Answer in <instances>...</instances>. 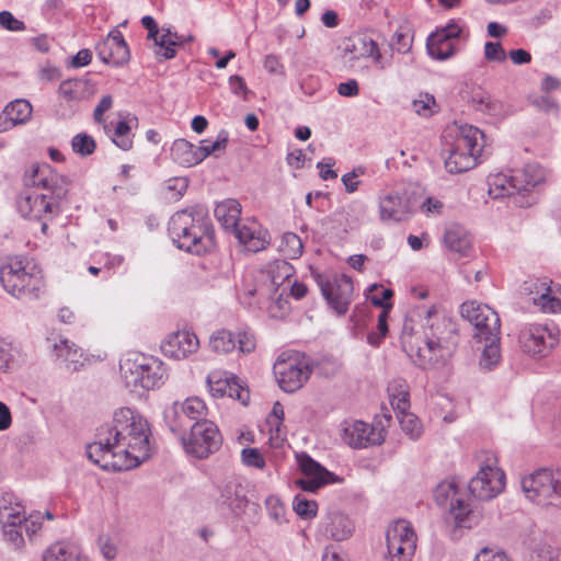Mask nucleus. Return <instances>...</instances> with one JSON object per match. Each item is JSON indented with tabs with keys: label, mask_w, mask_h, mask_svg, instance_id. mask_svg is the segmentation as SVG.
Masks as SVG:
<instances>
[{
	"label": "nucleus",
	"mask_w": 561,
	"mask_h": 561,
	"mask_svg": "<svg viewBox=\"0 0 561 561\" xmlns=\"http://www.w3.org/2000/svg\"><path fill=\"white\" fill-rule=\"evenodd\" d=\"M150 426L136 410L121 408L112 425L101 427L98 440L87 446V456L104 470H129L150 457Z\"/></svg>",
	"instance_id": "obj_1"
},
{
	"label": "nucleus",
	"mask_w": 561,
	"mask_h": 561,
	"mask_svg": "<svg viewBox=\"0 0 561 561\" xmlns=\"http://www.w3.org/2000/svg\"><path fill=\"white\" fill-rule=\"evenodd\" d=\"M169 236L181 250L202 254L214 247V231L209 219L198 207L174 213L168 226Z\"/></svg>",
	"instance_id": "obj_2"
},
{
	"label": "nucleus",
	"mask_w": 561,
	"mask_h": 561,
	"mask_svg": "<svg viewBox=\"0 0 561 561\" xmlns=\"http://www.w3.org/2000/svg\"><path fill=\"white\" fill-rule=\"evenodd\" d=\"M0 282L11 296L25 301L41 297L44 287V276L35 264L25 257H13L0 267Z\"/></svg>",
	"instance_id": "obj_3"
},
{
	"label": "nucleus",
	"mask_w": 561,
	"mask_h": 561,
	"mask_svg": "<svg viewBox=\"0 0 561 561\" xmlns=\"http://www.w3.org/2000/svg\"><path fill=\"white\" fill-rule=\"evenodd\" d=\"M119 373L125 386L134 392L160 388L168 379V369L161 359L136 352L121 359Z\"/></svg>",
	"instance_id": "obj_4"
},
{
	"label": "nucleus",
	"mask_w": 561,
	"mask_h": 561,
	"mask_svg": "<svg viewBox=\"0 0 561 561\" xmlns=\"http://www.w3.org/2000/svg\"><path fill=\"white\" fill-rule=\"evenodd\" d=\"M485 135L478 127L461 125L445 159V168L451 174L471 170L479 163L485 149Z\"/></svg>",
	"instance_id": "obj_5"
},
{
	"label": "nucleus",
	"mask_w": 561,
	"mask_h": 561,
	"mask_svg": "<svg viewBox=\"0 0 561 561\" xmlns=\"http://www.w3.org/2000/svg\"><path fill=\"white\" fill-rule=\"evenodd\" d=\"M423 312L431 331L426 334L423 345H416L411 340H404L403 344L409 348V356L416 366L423 369H433L443 366L450 355L449 350L442 344L439 336L440 323H445V319L436 317L435 306L424 309Z\"/></svg>",
	"instance_id": "obj_6"
},
{
	"label": "nucleus",
	"mask_w": 561,
	"mask_h": 561,
	"mask_svg": "<svg viewBox=\"0 0 561 561\" xmlns=\"http://www.w3.org/2000/svg\"><path fill=\"white\" fill-rule=\"evenodd\" d=\"M273 369L278 386L288 393L299 390L312 371L306 355L296 351L283 352L274 363Z\"/></svg>",
	"instance_id": "obj_7"
},
{
	"label": "nucleus",
	"mask_w": 561,
	"mask_h": 561,
	"mask_svg": "<svg viewBox=\"0 0 561 561\" xmlns=\"http://www.w3.org/2000/svg\"><path fill=\"white\" fill-rule=\"evenodd\" d=\"M522 489L527 499L541 506L561 505V468L541 469L523 478Z\"/></svg>",
	"instance_id": "obj_8"
},
{
	"label": "nucleus",
	"mask_w": 561,
	"mask_h": 561,
	"mask_svg": "<svg viewBox=\"0 0 561 561\" xmlns=\"http://www.w3.org/2000/svg\"><path fill=\"white\" fill-rule=\"evenodd\" d=\"M293 265L285 260H275L267 264L264 270H260L253 276L254 285L244 288V291L251 296H256L259 301L274 300L285 282L290 283L294 275Z\"/></svg>",
	"instance_id": "obj_9"
},
{
	"label": "nucleus",
	"mask_w": 561,
	"mask_h": 561,
	"mask_svg": "<svg viewBox=\"0 0 561 561\" xmlns=\"http://www.w3.org/2000/svg\"><path fill=\"white\" fill-rule=\"evenodd\" d=\"M505 488V473L497 467V458L486 453L477 474L469 481L470 493L480 501L496 497Z\"/></svg>",
	"instance_id": "obj_10"
},
{
	"label": "nucleus",
	"mask_w": 561,
	"mask_h": 561,
	"mask_svg": "<svg viewBox=\"0 0 561 561\" xmlns=\"http://www.w3.org/2000/svg\"><path fill=\"white\" fill-rule=\"evenodd\" d=\"M518 339L524 353L543 358L559 344L560 330L554 323H531L522 329Z\"/></svg>",
	"instance_id": "obj_11"
},
{
	"label": "nucleus",
	"mask_w": 561,
	"mask_h": 561,
	"mask_svg": "<svg viewBox=\"0 0 561 561\" xmlns=\"http://www.w3.org/2000/svg\"><path fill=\"white\" fill-rule=\"evenodd\" d=\"M190 428L187 436L182 435V443L185 451L196 458H207L219 449L222 438L218 426L209 420L195 422Z\"/></svg>",
	"instance_id": "obj_12"
},
{
	"label": "nucleus",
	"mask_w": 561,
	"mask_h": 561,
	"mask_svg": "<svg viewBox=\"0 0 561 561\" xmlns=\"http://www.w3.org/2000/svg\"><path fill=\"white\" fill-rule=\"evenodd\" d=\"M312 276L329 306L337 314H345L353 299L354 286L351 277L346 275L329 276L317 272H312Z\"/></svg>",
	"instance_id": "obj_13"
},
{
	"label": "nucleus",
	"mask_w": 561,
	"mask_h": 561,
	"mask_svg": "<svg viewBox=\"0 0 561 561\" xmlns=\"http://www.w3.org/2000/svg\"><path fill=\"white\" fill-rule=\"evenodd\" d=\"M208 409L205 402L197 398H187L183 402H174L164 412V420L173 433L183 434L195 422L207 420Z\"/></svg>",
	"instance_id": "obj_14"
},
{
	"label": "nucleus",
	"mask_w": 561,
	"mask_h": 561,
	"mask_svg": "<svg viewBox=\"0 0 561 561\" xmlns=\"http://www.w3.org/2000/svg\"><path fill=\"white\" fill-rule=\"evenodd\" d=\"M463 319L474 327L473 337L477 342H483V339H495V334H501V320L495 310L484 304L477 301H466L460 307Z\"/></svg>",
	"instance_id": "obj_15"
},
{
	"label": "nucleus",
	"mask_w": 561,
	"mask_h": 561,
	"mask_svg": "<svg viewBox=\"0 0 561 561\" xmlns=\"http://www.w3.org/2000/svg\"><path fill=\"white\" fill-rule=\"evenodd\" d=\"M59 203V201L49 197L47 194L30 192L21 194L16 205L19 213L23 217L41 221V230L43 233H46L48 221L60 211Z\"/></svg>",
	"instance_id": "obj_16"
},
{
	"label": "nucleus",
	"mask_w": 561,
	"mask_h": 561,
	"mask_svg": "<svg viewBox=\"0 0 561 561\" xmlns=\"http://www.w3.org/2000/svg\"><path fill=\"white\" fill-rule=\"evenodd\" d=\"M389 561H411L416 550L417 537L412 525L399 519L389 527L387 535Z\"/></svg>",
	"instance_id": "obj_17"
},
{
	"label": "nucleus",
	"mask_w": 561,
	"mask_h": 561,
	"mask_svg": "<svg viewBox=\"0 0 561 561\" xmlns=\"http://www.w3.org/2000/svg\"><path fill=\"white\" fill-rule=\"evenodd\" d=\"M208 345L217 354H229L232 351L249 354L255 350L256 340L248 330L234 333L227 329H218L210 334Z\"/></svg>",
	"instance_id": "obj_18"
},
{
	"label": "nucleus",
	"mask_w": 561,
	"mask_h": 561,
	"mask_svg": "<svg viewBox=\"0 0 561 561\" xmlns=\"http://www.w3.org/2000/svg\"><path fill=\"white\" fill-rule=\"evenodd\" d=\"M302 478L296 481V484L304 491L316 492L318 489L340 481V479L308 454L301 453L296 456Z\"/></svg>",
	"instance_id": "obj_19"
},
{
	"label": "nucleus",
	"mask_w": 561,
	"mask_h": 561,
	"mask_svg": "<svg viewBox=\"0 0 561 561\" xmlns=\"http://www.w3.org/2000/svg\"><path fill=\"white\" fill-rule=\"evenodd\" d=\"M217 505L224 507L236 517H241L249 504L248 484L240 477H230L219 486Z\"/></svg>",
	"instance_id": "obj_20"
},
{
	"label": "nucleus",
	"mask_w": 561,
	"mask_h": 561,
	"mask_svg": "<svg viewBox=\"0 0 561 561\" xmlns=\"http://www.w3.org/2000/svg\"><path fill=\"white\" fill-rule=\"evenodd\" d=\"M342 440L353 448H366L385 440L381 430H376L363 421H344L341 428Z\"/></svg>",
	"instance_id": "obj_21"
},
{
	"label": "nucleus",
	"mask_w": 561,
	"mask_h": 561,
	"mask_svg": "<svg viewBox=\"0 0 561 561\" xmlns=\"http://www.w3.org/2000/svg\"><path fill=\"white\" fill-rule=\"evenodd\" d=\"M522 179L516 176V172L512 174H495L489 179V193L494 198L514 197V203L520 207H527L536 202L534 194L527 195V199L522 198L520 183Z\"/></svg>",
	"instance_id": "obj_22"
},
{
	"label": "nucleus",
	"mask_w": 561,
	"mask_h": 561,
	"mask_svg": "<svg viewBox=\"0 0 561 561\" xmlns=\"http://www.w3.org/2000/svg\"><path fill=\"white\" fill-rule=\"evenodd\" d=\"M95 49L100 60L113 67L123 66L130 58L128 45L118 30L111 31L107 37L96 45Z\"/></svg>",
	"instance_id": "obj_23"
},
{
	"label": "nucleus",
	"mask_w": 561,
	"mask_h": 561,
	"mask_svg": "<svg viewBox=\"0 0 561 561\" xmlns=\"http://www.w3.org/2000/svg\"><path fill=\"white\" fill-rule=\"evenodd\" d=\"M142 26L148 31V38L153 39L156 46V55L164 59H171L176 54V47L182 45L183 36L178 33L171 32L170 28L160 31L154 19L150 15H145L141 19Z\"/></svg>",
	"instance_id": "obj_24"
},
{
	"label": "nucleus",
	"mask_w": 561,
	"mask_h": 561,
	"mask_svg": "<svg viewBox=\"0 0 561 561\" xmlns=\"http://www.w3.org/2000/svg\"><path fill=\"white\" fill-rule=\"evenodd\" d=\"M35 187L43 188L57 201H61L68 193L69 182L67 178L57 173L49 164H42L34 169L30 180Z\"/></svg>",
	"instance_id": "obj_25"
},
{
	"label": "nucleus",
	"mask_w": 561,
	"mask_h": 561,
	"mask_svg": "<svg viewBox=\"0 0 561 561\" xmlns=\"http://www.w3.org/2000/svg\"><path fill=\"white\" fill-rule=\"evenodd\" d=\"M207 385L214 397H229L240 400L243 404L249 399V391L242 388L234 376H230L227 371L213 370L207 376Z\"/></svg>",
	"instance_id": "obj_26"
},
{
	"label": "nucleus",
	"mask_w": 561,
	"mask_h": 561,
	"mask_svg": "<svg viewBox=\"0 0 561 561\" xmlns=\"http://www.w3.org/2000/svg\"><path fill=\"white\" fill-rule=\"evenodd\" d=\"M412 204L407 193L389 192L379 197V215L382 221H401L409 218Z\"/></svg>",
	"instance_id": "obj_27"
},
{
	"label": "nucleus",
	"mask_w": 561,
	"mask_h": 561,
	"mask_svg": "<svg viewBox=\"0 0 561 561\" xmlns=\"http://www.w3.org/2000/svg\"><path fill=\"white\" fill-rule=\"evenodd\" d=\"M161 348L165 356L174 359H183L197 352L199 348V340L192 331H176L167 336Z\"/></svg>",
	"instance_id": "obj_28"
},
{
	"label": "nucleus",
	"mask_w": 561,
	"mask_h": 561,
	"mask_svg": "<svg viewBox=\"0 0 561 561\" xmlns=\"http://www.w3.org/2000/svg\"><path fill=\"white\" fill-rule=\"evenodd\" d=\"M51 353L57 364L69 373H76L83 366V351L67 339H58L51 345Z\"/></svg>",
	"instance_id": "obj_29"
},
{
	"label": "nucleus",
	"mask_w": 561,
	"mask_h": 561,
	"mask_svg": "<svg viewBox=\"0 0 561 561\" xmlns=\"http://www.w3.org/2000/svg\"><path fill=\"white\" fill-rule=\"evenodd\" d=\"M232 233L250 252L264 250L271 242L270 233L256 221L241 222Z\"/></svg>",
	"instance_id": "obj_30"
},
{
	"label": "nucleus",
	"mask_w": 561,
	"mask_h": 561,
	"mask_svg": "<svg viewBox=\"0 0 561 561\" xmlns=\"http://www.w3.org/2000/svg\"><path fill=\"white\" fill-rule=\"evenodd\" d=\"M33 107L24 99L10 102L0 115V131H5L18 125L25 124L32 116Z\"/></svg>",
	"instance_id": "obj_31"
},
{
	"label": "nucleus",
	"mask_w": 561,
	"mask_h": 561,
	"mask_svg": "<svg viewBox=\"0 0 561 561\" xmlns=\"http://www.w3.org/2000/svg\"><path fill=\"white\" fill-rule=\"evenodd\" d=\"M214 215L225 230L232 232L241 224V205L237 199L228 198L216 205Z\"/></svg>",
	"instance_id": "obj_32"
},
{
	"label": "nucleus",
	"mask_w": 561,
	"mask_h": 561,
	"mask_svg": "<svg viewBox=\"0 0 561 561\" xmlns=\"http://www.w3.org/2000/svg\"><path fill=\"white\" fill-rule=\"evenodd\" d=\"M446 248L460 257L468 256L471 252V239L465 228L458 225L448 227L444 234Z\"/></svg>",
	"instance_id": "obj_33"
},
{
	"label": "nucleus",
	"mask_w": 561,
	"mask_h": 561,
	"mask_svg": "<svg viewBox=\"0 0 561 561\" xmlns=\"http://www.w3.org/2000/svg\"><path fill=\"white\" fill-rule=\"evenodd\" d=\"M171 158L182 167H193L201 163V154L197 146L185 139H176L171 147Z\"/></svg>",
	"instance_id": "obj_34"
},
{
	"label": "nucleus",
	"mask_w": 561,
	"mask_h": 561,
	"mask_svg": "<svg viewBox=\"0 0 561 561\" xmlns=\"http://www.w3.org/2000/svg\"><path fill=\"white\" fill-rule=\"evenodd\" d=\"M515 172L516 176L522 179L519 183L524 201L527 199V195L531 194V190L541 184L546 179L545 170L536 163L526 164L523 169L515 170Z\"/></svg>",
	"instance_id": "obj_35"
},
{
	"label": "nucleus",
	"mask_w": 561,
	"mask_h": 561,
	"mask_svg": "<svg viewBox=\"0 0 561 561\" xmlns=\"http://www.w3.org/2000/svg\"><path fill=\"white\" fill-rule=\"evenodd\" d=\"M25 520V507L12 493L0 496V523Z\"/></svg>",
	"instance_id": "obj_36"
},
{
	"label": "nucleus",
	"mask_w": 561,
	"mask_h": 561,
	"mask_svg": "<svg viewBox=\"0 0 561 561\" xmlns=\"http://www.w3.org/2000/svg\"><path fill=\"white\" fill-rule=\"evenodd\" d=\"M373 38L367 35H358L344 41L343 57L354 67V62L360 58H365L369 51Z\"/></svg>",
	"instance_id": "obj_37"
},
{
	"label": "nucleus",
	"mask_w": 561,
	"mask_h": 561,
	"mask_svg": "<svg viewBox=\"0 0 561 561\" xmlns=\"http://www.w3.org/2000/svg\"><path fill=\"white\" fill-rule=\"evenodd\" d=\"M351 519L340 513L330 515L329 522L324 526V534L333 540L341 541L347 539L353 533Z\"/></svg>",
	"instance_id": "obj_38"
},
{
	"label": "nucleus",
	"mask_w": 561,
	"mask_h": 561,
	"mask_svg": "<svg viewBox=\"0 0 561 561\" xmlns=\"http://www.w3.org/2000/svg\"><path fill=\"white\" fill-rule=\"evenodd\" d=\"M449 514L455 526L459 528H471L479 520V516L471 510L470 504L461 499L450 503Z\"/></svg>",
	"instance_id": "obj_39"
},
{
	"label": "nucleus",
	"mask_w": 561,
	"mask_h": 561,
	"mask_svg": "<svg viewBox=\"0 0 561 561\" xmlns=\"http://www.w3.org/2000/svg\"><path fill=\"white\" fill-rule=\"evenodd\" d=\"M426 48L430 56L437 60H446L453 57L458 50L454 41L443 38L436 33H432L427 37Z\"/></svg>",
	"instance_id": "obj_40"
},
{
	"label": "nucleus",
	"mask_w": 561,
	"mask_h": 561,
	"mask_svg": "<svg viewBox=\"0 0 561 561\" xmlns=\"http://www.w3.org/2000/svg\"><path fill=\"white\" fill-rule=\"evenodd\" d=\"M390 403L398 414L408 412L410 408L409 391L405 382L401 379L393 380L388 386Z\"/></svg>",
	"instance_id": "obj_41"
},
{
	"label": "nucleus",
	"mask_w": 561,
	"mask_h": 561,
	"mask_svg": "<svg viewBox=\"0 0 561 561\" xmlns=\"http://www.w3.org/2000/svg\"><path fill=\"white\" fill-rule=\"evenodd\" d=\"M540 286L543 291L531 297L534 305L545 312H561V288L557 295L550 287H546V283H541Z\"/></svg>",
	"instance_id": "obj_42"
},
{
	"label": "nucleus",
	"mask_w": 561,
	"mask_h": 561,
	"mask_svg": "<svg viewBox=\"0 0 561 561\" xmlns=\"http://www.w3.org/2000/svg\"><path fill=\"white\" fill-rule=\"evenodd\" d=\"M472 104L477 111L490 116L501 117L505 115L504 104L501 101L493 99L489 94L473 95Z\"/></svg>",
	"instance_id": "obj_43"
},
{
	"label": "nucleus",
	"mask_w": 561,
	"mask_h": 561,
	"mask_svg": "<svg viewBox=\"0 0 561 561\" xmlns=\"http://www.w3.org/2000/svg\"><path fill=\"white\" fill-rule=\"evenodd\" d=\"M500 335L495 334V339H483L481 344H484L482 355L480 358V366L484 369H492L496 366L501 358L500 351Z\"/></svg>",
	"instance_id": "obj_44"
},
{
	"label": "nucleus",
	"mask_w": 561,
	"mask_h": 561,
	"mask_svg": "<svg viewBox=\"0 0 561 561\" xmlns=\"http://www.w3.org/2000/svg\"><path fill=\"white\" fill-rule=\"evenodd\" d=\"M371 302L375 306L382 308V311L378 316V325L377 327H378L379 335H377L375 333H369L367 336L368 343L373 346H377L380 344L381 339L385 337L388 332L387 320L389 317V312L392 308V305L390 302L383 304L381 300L378 299V297H373Z\"/></svg>",
	"instance_id": "obj_45"
},
{
	"label": "nucleus",
	"mask_w": 561,
	"mask_h": 561,
	"mask_svg": "<svg viewBox=\"0 0 561 561\" xmlns=\"http://www.w3.org/2000/svg\"><path fill=\"white\" fill-rule=\"evenodd\" d=\"M87 83L80 79H68L59 84V95L68 102L80 101L84 96Z\"/></svg>",
	"instance_id": "obj_46"
},
{
	"label": "nucleus",
	"mask_w": 561,
	"mask_h": 561,
	"mask_svg": "<svg viewBox=\"0 0 561 561\" xmlns=\"http://www.w3.org/2000/svg\"><path fill=\"white\" fill-rule=\"evenodd\" d=\"M4 539L13 549L21 550L24 547L23 522L1 523Z\"/></svg>",
	"instance_id": "obj_47"
},
{
	"label": "nucleus",
	"mask_w": 561,
	"mask_h": 561,
	"mask_svg": "<svg viewBox=\"0 0 561 561\" xmlns=\"http://www.w3.org/2000/svg\"><path fill=\"white\" fill-rule=\"evenodd\" d=\"M229 135L226 130H220L215 141L204 139L198 146L201 161L206 159L208 156L214 154L218 151H224L228 145Z\"/></svg>",
	"instance_id": "obj_48"
},
{
	"label": "nucleus",
	"mask_w": 561,
	"mask_h": 561,
	"mask_svg": "<svg viewBox=\"0 0 561 561\" xmlns=\"http://www.w3.org/2000/svg\"><path fill=\"white\" fill-rule=\"evenodd\" d=\"M413 36L408 27L400 26L391 37L390 48L399 54H407L412 47Z\"/></svg>",
	"instance_id": "obj_49"
},
{
	"label": "nucleus",
	"mask_w": 561,
	"mask_h": 561,
	"mask_svg": "<svg viewBox=\"0 0 561 561\" xmlns=\"http://www.w3.org/2000/svg\"><path fill=\"white\" fill-rule=\"evenodd\" d=\"M71 147L73 152L81 157L92 154L96 149V142L92 136L87 133H79L71 139Z\"/></svg>",
	"instance_id": "obj_50"
},
{
	"label": "nucleus",
	"mask_w": 561,
	"mask_h": 561,
	"mask_svg": "<svg viewBox=\"0 0 561 561\" xmlns=\"http://www.w3.org/2000/svg\"><path fill=\"white\" fill-rule=\"evenodd\" d=\"M458 489L454 480L440 482L434 490V497L438 505L445 506L450 501L455 502Z\"/></svg>",
	"instance_id": "obj_51"
},
{
	"label": "nucleus",
	"mask_w": 561,
	"mask_h": 561,
	"mask_svg": "<svg viewBox=\"0 0 561 561\" xmlns=\"http://www.w3.org/2000/svg\"><path fill=\"white\" fill-rule=\"evenodd\" d=\"M413 111L424 117L432 116L438 111L435 98L428 93H421L412 103Z\"/></svg>",
	"instance_id": "obj_52"
},
{
	"label": "nucleus",
	"mask_w": 561,
	"mask_h": 561,
	"mask_svg": "<svg viewBox=\"0 0 561 561\" xmlns=\"http://www.w3.org/2000/svg\"><path fill=\"white\" fill-rule=\"evenodd\" d=\"M72 557V551L66 542H55L50 545L43 553V561H68Z\"/></svg>",
	"instance_id": "obj_53"
},
{
	"label": "nucleus",
	"mask_w": 561,
	"mask_h": 561,
	"mask_svg": "<svg viewBox=\"0 0 561 561\" xmlns=\"http://www.w3.org/2000/svg\"><path fill=\"white\" fill-rule=\"evenodd\" d=\"M401 428L411 437L419 438L422 433L420 420L412 413L404 412L398 414Z\"/></svg>",
	"instance_id": "obj_54"
},
{
	"label": "nucleus",
	"mask_w": 561,
	"mask_h": 561,
	"mask_svg": "<svg viewBox=\"0 0 561 561\" xmlns=\"http://www.w3.org/2000/svg\"><path fill=\"white\" fill-rule=\"evenodd\" d=\"M113 141L117 147L125 151L131 149L133 139L130 137V127L127 122L121 121L116 124Z\"/></svg>",
	"instance_id": "obj_55"
},
{
	"label": "nucleus",
	"mask_w": 561,
	"mask_h": 561,
	"mask_svg": "<svg viewBox=\"0 0 561 561\" xmlns=\"http://www.w3.org/2000/svg\"><path fill=\"white\" fill-rule=\"evenodd\" d=\"M293 507L297 515L305 519L313 518L318 511L316 501L307 500L299 495L294 499Z\"/></svg>",
	"instance_id": "obj_56"
},
{
	"label": "nucleus",
	"mask_w": 561,
	"mask_h": 561,
	"mask_svg": "<svg viewBox=\"0 0 561 561\" xmlns=\"http://www.w3.org/2000/svg\"><path fill=\"white\" fill-rule=\"evenodd\" d=\"M283 251L290 257H298L302 254V241L294 232H286L282 239Z\"/></svg>",
	"instance_id": "obj_57"
},
{
	"label": "nucleus",
	"mask_w": 561,
	"mask_h": 561,
	"mask_svg": "<svg viewBox=\"0 0 561 561\" xmlns=\"http://www.w3.org/2000/svg\"><path fill=\"white\" fill-rule=\"evenodd\" d=\"M242 462L248 467L263 469L265 467V459L257 448H243L241 451Z\"/></svg>",
	"instance_id": "obj_58"
},
{
	"label": "nucleus",
	"mask_w": 561,
	"mask_h": 561,
	"mask_svg": "<svg viewBox=\"0 0 561 561\" xmlns=\"http://www.w3.org/2000/svg\"><path fill=\"white\" fill-rule=\"evenodd\" d=\"M265 506L272 519L277 523L285 520L286 508L277 496H268L265 501Z\"/></svg>",
	"instance_id": "obj_59"
},
{
	"label": "nucleus",
	"mask_w": 561,
	"mask_h": 561,
	"mask_svg": "<svg viewBox=\"0 0 561 561\" xmlns=\"http://www.w3.org/2000/svg\"><path fill=\"white\" fill-rule=\"evenodd\" d=\"M365 58H369L377 70H385L391 66V59L383 57L378 43L374 39Z\"/></svg>",
	"instance_id": "obj_60"
},
{
	"label": "nucleus",
	"mask_w": 561,
	"mask_h": 561,
	"mask_svg": "<svg viewBox=\"0 0 561 561\" xmlns=\"http://www.w3.org/2000/svg\"><path fill=\"white\" fill-rule=\"evenodd\" d=\"M365 169L363 167L354 168L353 171L345 173L342 176V182L347 193H354L359 186L358 176L364 175Z\"/></svg>",
	"instance_id": "obj_61"
},
{
	"label": "nucleus",
	"mask_w": 561,
	"mask_h": 561,
	"mask_svg": "<svg viewBox=\"0 0 561 561\" xmlns=\"http://www.w3.org/2000/svg\"><path fill=\"white\" fill-rule=\"evenodd\" d=\"M484 57L490 61L502 62L506 59V53L500 43L486 42Z\"/></svg>",
	"instance_id": "obj_62"
},
{
	"label": "nucleus",
	"mask_w": 561,
	"mask_h": 561,
	"mask_svg": "<svg viewBox=\"0 0 561 561\" xmlns=\"http://www.w3.org/2000/svg\"><path fill=\"white\" fill-rule=\"evenodd\" d=\"M533 104L540 111L557 115L559 113L558 103L550 95H540L533 100Z\"/></svg>",
	"instance_id": "obj_63"
},
{
	"label": "nucleus",
	"mask_w": 561,
	"mask_h": 561,
	"mask_svg": "<svg viewBox=\"0 0 561 561\" xmlns=\"http://www.w3.org/2000/svg\"><path fill=\"white\" fill-rule=\"evenodd\" d=\"M474 561H511L503 551H493L489 548H483L476 556Z\"/></svg>",
	"instance_id": "obj_64"
}]
</instances>
